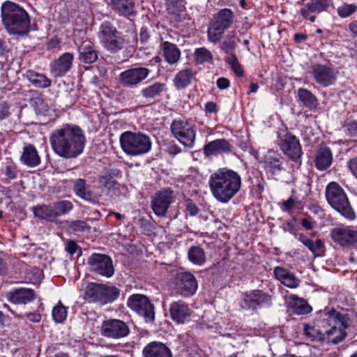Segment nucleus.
Returning a JSON list of instances; mask_svg holds the SVG:
<instances>
[{
  "label": "nucleus",
  "mask_w": 357,
  "mask_h": 357,
  "mask_svg": "<svg viewBox=\"0 0 357 357\" xmlns=\"http://www.w3.org/2000/svg\"><path fill=\"white\" fill-rule=\"evenodd\" d=\"M50 142L57 155L69 159L77 158L83 152L86 137L78 126L66 123L53 130Z\"/></svg>",
  "instance_id": "obj_1"
},
{
  "label": "nucleus",
  "mask_w": 357,
  "mask_h": 357,
  "mask_svg": "<svg viewBox=\"0 0 357 357\" xmlns=\"http://www.w3.org/2000/svg\"><path fill=\"white\" fill-rule=\"evenodd\" d=\"M241 185L240 174L227 167L218 169L208 178V186L213 197L222 204H227L233 199Z\"/></svg>",
  "instance_id": "obj_2"
},
{
  "label": "nucleus",
  "mask_w": 357,
  "mask_h": 357,
  "mask_svg": "<svg viewBox=\"0 0 357 357\" xmlns=\"http://www.w3.org/2000/svg\"><path fill=\"white\" fill-rule=\"evenodd\" d=\"M1 21L6 31L13 36H24L30 31V17L21 6L10 1L1 7Z\"/></svg>",
  "instance_id": "obj_3"
},
{
  "label": "nucleus",
  "mask_w": 357,
  "mask_h": 357,
  "mask_svg": "<svg viewBox=\"0 0 357 357\" xmlns=\"http://www.w3.org/2000/svg\"><path fill=\"white\" fill-rule=\"evenodd\" d=\"M325 196L328 204L345 218L350 220L356 218L347 194L337 183L332 181L327 185Z\"/></svg>",
  "instance_id": "obj_4"
},
{
  "label": "nucleus",
  "mask_w": 357,
  "mask_h": 357,
  "mask_svg": "<svg viewBox=\"0 0 357 357\" xmlns=\"http://www.w3.org/2000/svg\"><path fill=\"white\" fill-rule=\"evenodd\" d=\"M119 142L123 152L130 156H138L149 153L152 144L150 137L140 132H123L120 136Z\"/></svg>",
  "instance_id": "obj_5"
},
{
  "label": "nucleus",
  "mask_w": 357,
  "mask_h": 357,
  "mask_svg": "<svg viewBox=\"0 0 357 357\" xmlns=\"http://www.w3.org/2000/svg\"><path fill=\"white\" fill-rule=\"evenodd\" d=\"M119 294L120 291L116 287L91 282L86 286L84 296L89 303L105 305L116 301Z\"/></svg>",
  "instance_id": "obj_6"
},
{
  "label": "nucleus",
  "mask_w": 357,
  "mask_h": 357,
  "mask_svg": "<svg viewBox=\"0 0 357 357\" xmlns=\"http://www.w3.org/2000/svg\"><path fill=\"white\" fill-rule=\"evenodd\" d=\"M272 305V296L261 289H252L242 294L241 307L244 310L254 312Z\"/></svg>",
  "instance_id": "obj_7"
},
{
  "label": "nucleus",
  "mask_w": 357,
  "mask_h": 357,
  "mask_svg": "<svg viewBox=\"0 0 357 357\" xmlns=\"http://www.w3.org/2000/svg\"><path fill=\"white\" fill-rule=\"evenodd\" d=\"M173 136L183 145L192 148L196 139V127L188 120L175 119L171 123Z\"/></svg>",
  "instance_id": "obj_8"
},
{
  "label": "nucleus",
  "mask_w": 357,
  "mask_h": 357,
  "mask_svg": "<svg viewBox=\"0 0 357 357\" xmlns=\"http://www.w3.org/2000/svg\"><path fill=\"white\" fill-rule=\"evenodd\" d=\"M100 38L103 46L110 52L116 53L122 50L126 40L122 34L109 23H104L100 26Z\"/></svg>",
  "instance_id": "obj_9"
},
{
  "label": "nucleus",
  "mask_w": 357,
  "mask_h": 357,
  "mask_svg": "<svg viewBox=\"0 0 357 357\" xmlns=\"http://www.w3.org/2000/svg\"><path fill=\"white\" fill-rule=\"evenodd\" d=\"M278 145L281 151L289 158L297 162L302 156L303 152L298 138L287 131H282L278 134Z\"/></svg>",
  "instance_id": "obj_10"
},
{
  "label": "nucleus",
  "mask_w": 357,
  "mask_h": 357,
  "mask_svg": "<svg viewBox=\"0 0 357 357\" xmlns=\"http://www.w3.org/2000/svg\"><path fill=\"white\" fill-rule=\"evenodd\" d=\"M127 305L131 310L143 317L146 322L154 321V307L146 296L133 294L128 298Z\"/></svg>",
  "instance_id": "obj_11"
},
{
  "label": "nucleus",
  "mask_w": 357,
  "mask_h": 357,
  "mask_svg": "<svg viewBox=\"0 0 357 357\" xmlns=\"http://www.w3.org/2000/svg\"><path fill=\"white\" fill-rule=\"evenodd\" d=\"M175 201L174 191L169 188H164L153 196L151 208L154 213L159 217L165 216L170 205Z\"/></svg>",
  "instance_id": "obj_12"
},
{
  "label": "nucleus",
  "mask_w": 357,
  "mask_h": 357,
  "mask_svg": "<svg viewBox=\"0 0 357 357\" xmlns=\"http://www.w3.org/2000/svg\"><path fill=\"white\" fill-rule=\"evenodd\" d=\"M151 70L146 67H134L121 72L119 75L122 86L129 88L137 86L150 75Z\"/></svg>",
  "instance_id": "obj_13"
},
{
  "label": "nucleus",
  "mask_w": 357,
  "mask_h": 357,
  "mask_svg": "<svg viewBox=\"0 0 357 357\" xmlns=\"http://www.w3.org/2000/svg\"><path fill=\"white\" fill-rule=\"evenodd\" d=\"M91 271L106 278H111L114 273L112 259L103 254L93 253L88 259Z\"/></svg>",
  "instance_id": "obj_14"
},
{
  "label": "nucleus",
  "mask_w": 357,
  "mask_h": 357,
  "mask_svg": "<svg viewBox=\"0 0 357 357\" xmlns=\"http://www.w3.org/2000/svg\"><path fill=\"white\" fill-rule=\"evenodd\" d=\"M333 241L343 248H351L357 243V230L351 227H337L331 230Z\"/></svg>",
  "instance_id": "obj_15"
},
{
  "label": "nucleus",
  "mask_w": 357,
  "mask_h": 357,
  "mask_svg": "<svg viewBox=\"0 0 357 357\" xmlns=\"http://www.w3.org/2000/svg\"><path fill=\"white\" fill-rule=\"evenodd\" d=\"M100 333L105 337L119 339L126 337L130 333V328L120 319H109L102 324Z\"/></svg>",
  "instance_id": "obj_16"
},
{
  "label": "nucleus",
  "mask_w": 357,
  "mask_h": 357,
  "mask_svg": "<svg viewBox=\"0 0 357 357\" xmlns=\"http://www.w3.org/2000/svg\"><path fill=\"white\" fill-rule=\"evenodd\" d=\"M175 288L180 295L188 297L193 295L197 289L195 277L188 272H179L175 278Z\"/></svg>",
  "instance_id": "obj_17"
},
{
  "label": "nucleus",
  "mask_w": 357,
  "mask_h": 357,
  "mask_svg": "<svg viewBox=\"0 0 357 357\" xmlns=\"http://www.w3.org/2000/svg\"><path fill=\"white\" fill-rule=\"evenodd\" d=\"M312 75L316 82L324 87L334 84L337 80V73L326 65H314L312 67Z\"/></svg>",
  "instance_id": "obj_18"
},
{
  "label": "nucleus",
  "mask_w": 357,
  "mask_h": 357,
  "mask_svg": "<svg viewBox=\"0 0 357 357\" xmlns=\"http://www.w3.org/2000/svg\"><path fill=\"white\" fill-rule=\"evenodd\" d=\"M263 167L266 173L272 175L277 174L284 170V158L278 152L268 150L264 155L262 160Z\"/></svg>",
  "instance_id": "obj_19"
},
{
  "label": "nucleus",
  "mask_w": 357,
  "mask_h": 357,
  "mask_svg": "<svg viewBox=\"0 0 357 357\" xmlns=\"http://www.w3.org/2000/svg\"><path fill=\"white\" fill-rule=\"evenodd\" d=\"M73 60L74 55L71 52H65L61 54L50 64L52 75L54 77L64 76L71 69Z\"/></svg>",
  "instance_id": "obj_20"
},
{
  "label": "nucleus",
  "mask_w": 357,
  "mask_h": 357,
  "mask_svg": "<svg viewBox=\"0 0 357 357\" xmlns=\"http://www.w3.org/2000/svg\"><path fill=\"white\" fill-rule=\"evenodd\" d=\"M112 9L120 16L128 19L137 15V8L135 0H110Z\"/></svg>",
  "instance_id": "obj_21"
},
{
  "label": "nucleus",
  "mask_w": 357,
  "mask_h": 357,
  "mask_svg": "<svg viewBox=\"0 0 357 357\" xmlns=\"http://www.w3.org/2000/svg\"><path fill=\"white\" fill-rule=\"evenodd\" d=\"M36 298L33 289L29 288L15 289L7 294L8 300L13 304H26Z\"/></svg>",
  "instance_id": "obj_22"
},
{
  "label": "nucleus",
  "mask_w": 357,
  "mask_h": 357,
  "mask_svg": "<svg viewBox=\"0 0 357 357\" xmlns=\"http://www.w3.org/2000/svg\"><path fill=\"white\" fill-rule=\"evenodd\" d=\"M169 312L172 319L174 321L183 324L190 318L192 310L187 303L178 301L170 305Z\"/></svg>",
  "instance_id": "obj_23"
},
{
  "label": "nucleus",
  "mask_w": 357,
  "mask_h": 357,
  "mask_svg": "<svg viewBox=\"0 0 357 357\" xmlns=\"http://www.w3.org/2000/svg\"><path fill=\"white\" fill-rule=\"evenodd\" d=\"M295 238L312 252L314 257H320L324 255L325 246L321 239L317 238L314 242L301 233L295 234Z\"/></svg>",
  "instance_id": "obj_24"
},
{
  "label": "nucleus",
  "mask_w": 357,
  "mask_h": 357,
  "mask_svg": "<svg viewBox=\"0 0 357 357\" xmlns=\"http://www.w3.org/2000/svg\"><path fill=\"white\" fill-rule=\"evenodd\" d=\"M231 144L225 139H218L207 143L204 147L206 156L231 152Z\"/></svg>",
  "instance_id": "obj_25"
},
{
  "label": "nucleus",
  "mask_w": 357,
  "mask_h": 357,
  "mask_svg": "<svg viewBox=\"0 0 357 357\" xmlns=\"http://www.w3.org/2000/svg\"><path fill=\"white\" fill-rule=\"evenodd\" d=\"M273 272L276 279L284 286L291 289L296 288L299 286L300 280L289 269L277 266L274 268Z\"/></svg>",
  "instance_id": "obj_26"
},
{
  "label": "nucleus",
  "mask_w": 357,
  "mask_h": 357,
  "mask_svg": "<svg viewBox=\"0 0 357 357\" xmlns=\"http://www.w3.org/2000/svg\"><path fill=\"white\" fill-rule=\"evenodd\" d=\"M144 357H172L169 347L159 342H152L143 349Z\"/></svg>",
  "instance_id": "obj_27"
},
{
  "label": "nucleus",
  "mask_w": 357,
  "mask_h": 357,
  "mask_svg": "<svg viewBox=\"0 0 357 357\" xmlns=\"http://www.w3.org/2000/svg\"><path fill=\"white\" fill-rule=\"evenodd\" d=\"M20 160L24 166L33 168L40 165V157L36 147L32 144H28L24 146Z\"/></svg>",
  "instance_id": "obj_28"
},
{
  "label": "nucleus",
  "mask_w": 357,
  "mask_h": 357,
  "mask_svg": "<svg viewBox=\"0 0 357 357\" xmlns=\"http://www.w3.org/2000/svg\"><path fill=\"white\" fill-rule=\"evenodd\" d=\"M332 3V0H310L300 10L303 18H307L310 13H320L326 10Z\"/></svg>",
  "instance_id": "obj_29"
},
{
  "label": "nucleus",
  "mask_w": 357,
  "mask_h": 357,
  "mask_svg": "<svg viewBox=\"0 0 357 357\" xmlns=\"http://www.w3.org/2000/svg\"><path fill=\"white\" fill-rule=\"evenodd\" d=\"M332 162L333 154L331 150L326 146H319L314 158V165L317 169L324 171L331 165Z\"/></svg>",
  "instance_id": "obj_30"
},
{
  "label": "nucleus",
  "mask_w": 357,
  "mask_h": 357,
  "mask_svg": "<svg viewBox=\"0 0 357 357\" xmlns=\"http://www.w3.org/2000/svg\"><path fill=\"white\" fill-rule=\"evenodd\" d=\"M98 58V52L90 41H84L79 47V59L85 63H93Z\"/></svg>",
  "instance_id": "obj_31"
},
{
  "label": "nucleus",
  "mask_w": 357,
  "mask_h": 357,
  "mask_svg": "<svg viewBox=\"0 0 357 357\" xmlns=\"http://www.w3.org/2000/svg\"><path fill=\"white\" fill-rule=\"evenodd\" d=\"M165 61L169 64H176L181 59V51L178 47L170 42L165 41L161 44Z\"/></svg>",
  "instance_id": "obj_32"
},
{
  "label": "nucleus",
  "mask_w": 357,
  "mask_h": 357,
  "mask_svg": "<svg viewBox=\"0 0 357 357\" xmlns=\"http://www.w3.org/2000/svg\"><path fill=\"white\" fill-rule=\"evenodd\" d=\"M26 77L36 88L46 89L51 86L52 80L45 74L29 70L26 72Z\"/></svg>",
  "instance_id": "obj_33"
},
{
  "label": "nucleus",
  "mask_w": 357,
  "mask_h": 357,
  "mask_svg": "<svg viewBox=\"0 0 357 357\" xmlns=\"http://www.w3.org/2000/svg\"><path fill=\"white\" fill-rule=\"evenodd\" d=\"M194 77L192 68H187L178 72L174 78V85L177 90L185 89L190 83Z\"/></svg>",
  "instance_id": "obj_34"
},
{
  "label": "nucleus",
  "mask_w": 357,
  "mask_h": 357,
  "mask_svg": "<svg viewBox=\"0 0 357 357\" xmlns=\"http://www.w3.org/2000/svg\"><path fill=\"white\" fill-rule=\"evenodd\" d=\"M166 91V85L161 82H154L142 89L140 93L146 100H153Z\"/></svg>",
  "instance_id": "obj_35"
},
{
  "label": "nucleus",
  "mask_w": 357,
  "mask_h": 357,
  "mask_svg": "<svg viewBox=\"0 0 357 357\" xmlns=\"http://www.w3.org/2000/svg\"><path fill=\"white\" fill-rule=\"evenodd\" d=\"M234 18L233 12L230 9L225 8L216 14L212 22L226 31L232 25Z\"/></svg>",
  "instance_id": "obj_36"
},
{
  "label": "nucleus",
  "mask_w": 357,
  "mask_h": 357,
  "mask_svg": "<svg viewBox=\"0 0 357 357\" xmlns=\"http://www.w3.org/2000/svg\"><path fill=\"white\" fill-rule=\"evenodd\" d=\"M298 96L301 102L310 110L315 109L318 105L316 96L309 90L303 88L298 89Z\"/></svg>",
  "instance_id": "obj_37"
},
{
  "label": "nucleus",
  "mask_w": 357,
  "mask_h": 357,
  "mask_svg": "<svg viewBox=\"0 0 357 357\" xmlns=\"http://www.w3.org/2000/svg\"><path fill=\"white\" fill-rule=\"evenodd\" d=\"M324 335V342L337 344L344 340L347 333L341 328H337L336 326H333L326 331Z\"/></svg>",
  "instance_id": "obj_38"
},
{
  "label": "nucleus",
  "mask_w": 357,
  "mask_h": 357,
  "mask_svg": "<svg viewBox=\"0 0 357 357\" xmlns=\"http://www.w3.org/2000/svg\"><path fill=\"white\" fill-rule=\"evenodd\" d=\"M75 194L84 200H89L91 197L89 185L84 178H77L73 181V186Z\"/></svg>",
  "instance_id": "obj_39"
},
{
  "label": "nucleus",
  "mask_w": 357,
  "mask_h": 357,
  "mask_svg": "<svg viewBox=\"0 0 357 357\" xmlns=\"http://www.w3.org/2000/svg\"><path fill=\"white\" fill-rule=\"evenodd\" d=\"M34 215L40 219L54 221L56 218L53 205H41L33 208Z\"/></svg>",
  "instance_id": "obj_40"
},
{
  "label": "nucleus",
  "mask_w": 357,
  "mask_h": 357,
  "mask_svg": "<svg viewBox=\"0 0 357 357\" xmlns=\"http://www.w3.org/2000/svg\"><path fill=\"white\" fill-rule=\"evenodd\" d=\"M189 260L194 264L202 266L206 262L204 250L199 246L191 247L188 252Z\"/></svg>",
  "instance_id": "obj_41"
},
{
  "label": "nucleus",
  "mask_w": 357,
  "mask_h": 357,
  "mask_svg": "<svg viewBox=\"0 0 357 357\" xmlns=\"http://www.w3.org/2000/svg\"><path fill=\"white\" fill-rule=\"evenodd\" d=\"M167 13L175 18L179 17L185 10L184 0H165Z\"/></svg>",
  "instance_id": "obj_42"
},
{
  "label": "nucleus",
  "mask_w": 357,
  "mask_h": 357,
  "mask_svg": "<svg viewBox=\"0 0 357 357\" xmlns=\"http://www.w3.org/2000/svg\"><path fill=\"white\" fill-rule=\"evenodd\" d=\"M327 314L331 321L339 324L342 327L341 329L344 331L350 325V319L347 314H341L335 310L329 311Z\"/></svg>",
  "instance_id": "obj_43"
},
{
  "label": "nucleus",
  "mask_w": 357,
  "mask_h": 357,
  "mask_svg": "<svg viewBox=\"0 0 357 357\" xmlns=\"http://www.w3.org/2000/svg\"><path fill=\"white\" fill-rule=\"evenodd\" d=\"M225 32L224 29L211 22L207 30L208 40L211 43H217L220 41Z\"/></svg>",
  "instance_id": "obj_44"
},
{
  "label": "nucleus",
  "mask_w": 357,
  "mask_h": 357,
  "mask_svg": "<svg viewBox=\"0 0 357 357\" xmlns=\"http://www.w3.org/2000/svg\"><path fill=\"white\" fill-rule=\"evenodd\" d=\"M304 335L311 341L324 342V335L319 329L310 324H305L303 327Z\"/></svg>",
  "instance_id": "obj_45"
},
{
  "label": "nucleus",
  "mask_w": 357,
  "mask_h": 357,
  "mask_svg": "<svg viewBox=\"0 0 357 357\" xmlns=\"http://www.w3.org/2000/svg\"><path fill=\"white\" fill-rule=\"evenodd\" d=\"M290 298L298 314H307L312 310V307L304 300L298 298L296 295H291Z\"/></svg>",
  "instance_id": "obj_46"
},
{
  "label": "nucleus",
  "mask_w": 357,
  "mask_h": 357,
  "mask_svg": "<svg viewBox=\"0 0 357 357\" xmlns=\"http://www.w3.org/2000/svg\"><path fill=\"white\" fill-rule=\"evenodd\" d=\"M225 61L238 77H243L244 75V70L242 66L239 63L237 56L234 53H229L227 55Z\"/></svg>",
  "instance_id": "obj_47"
},
{
  "label": "nucleus",
  "mask_w": 357,
  "mask_h": 357,
  "mask_svg": "<svg viewBox=\"0 0 357 357\" xmlns=\"http://www.w3.org/2000/svg\"><path fill=\"white\" fill-rule=\"evenodd\" d=\"M52 316L56 323H63L67 317V308L59 301L58 304L53 307Z\"/></svg>",
  "instance_id": "obj_48"
},
{
  "label": "nucleus",
  "mask_w": 357,
  "mask_h": 357,
  "mask_svg": "<svg viewBox=\"0 0 357 357\" xmlns=\"http://www.w3.org/2000/svg\"><path fill=\"white\" fill-rule=\"evenodd\" d=\"M195 61L197 64H202L212 59L211 52L205 47L197 48L194 52Z\"/></svg>",
  "instance_id": "obj_49"
},
{
  "label": "nucleus",
  "mask_w": 357,
  "mask_h": 357,
  "mask_svg": "<svg viewBox=\"0 0 357 357\" xmlns=\"http://www.w3.org/2000/svg\"><path fill=\"white\" fill-rule=\"evenodd\" d=\"M56 218L64 215L71 211L73 208V204L68 200H63L53 204Z\"/></svg>",
  "instance_id": "obj_50"
},
{
  "label": "nucleus",
  "mask_w": 357,
  "mask_h": 357,
  "mask_svg": "<svg viewBox=\"0 0 357 357\" xmlns=\"http://www.w3.org/2000/svg\"><path fill=\"white\" fill-rule=\"evenodd\" d=\"M236 47L235 35L233 32L229 33L227 38L220 44L221 49L228 55L233 53Z\"/></svg>",
  "instance_id": "obj_51"
},
{
  "label": "nucleus",
  "mask_w": 357,
  "mask_h": 357,
  "mask_svg": "<svg viewBox=\"0 0 357 357\" xmlns=\"http://www.w3.org/2000/svg\"><path fill=\"white\" fill-rule=\"evenodd\" d=\"M2 173L10 179H15L17 176V171L16 165L12 162V160L7 159L3 162L1 168Z\"/></svg>",
  "instance_id": "obj_52"
},
{
  "label": "nucleus",
  "mask_w": 357,
  "mask_h": 357,
  "mask_svg": "<svg viewBox=\"0 0 357 357\" xmlns=\"http://www.w3.org/2000/svg\"><path fill=\"white\" fill-rule=\"evenodd\" d=\"M356 10V5L344 3L337 8V13L340 17L344 18L354 13Z\"/></svg>",
  "instance_id": "obj_53"
},
{
  "label": "nucleus",
  "mask_w": 357,
  "mask_h": 357,
  "mask_svg": "<svg viewBox=\"0 0 357 357\" xmlns=\"http://www.w3.org/2000/svg\"><path fill=\"white\" fill-rule=\"evenodd\" d=\"M100 183L107 190H112L116 188V186L118 185L117 181L114 179L112 176L105 175L101 176L99 178Z\"/></svg>",
  "instance_id": "obj_54"
},
{
  "label": "nucleus",
  "mask_w": 357,
  "mask_h": 357,
  "mask_svg": "<svg viewBox=\"0 0 357 357\" xmlns=\"http://www.w3.org/2000/svg\"><path fill=\"white\" fill-rule=\"evenodd\" d=\"M70 228L75 232H84L90 229V226L83 220H75L70 222Z\"/></svg>",
  "instance_id": "obj_55"
},
{
  "label": "nucleus",
  "mask_w": 357,
  "mask_h": 357,
  "mask_svg": "<svg viewBox=\"0 0 357 357\" xmlns=\"http://www.w3.org/2000/svg\"><path fill=\"white\" fill-rule=\"evenodd\" d=\"M185 208L190 215H195L198 213V208L196 204L192 200L190 199H188L185 201Z\"/></svg>",
  "instance_id": "obj_56"
},
{
  "label": "nucleus",
  "mask_w": 357,
  "mask_h": 357,
  "mask_svg": "<svg viewBox=\"0 0 357 357\" xmlns=\"http://www.w3.org/2000/svg\"><path fill=\"white\" fill-rule=\"evenodd\" d=\"M217 86L220 90H225L229 87L230 82L227 78L220 77L216 81Z\"/></svg>",
  "instance_id": "obj_57"
},
{
  "label": "nucleus",
  "mask_w": 357,
  "mask_h": 357,
  "mask_svg": "<svg viewBox=\"0 0 357 357\" xmlns=\"http://www.w3.org/2000/svg\"><path fill=\"white\" fill-rule=\"evenodd\" d=\"M347 131L351 137H357V122L353 121L346 126Z\"/></svg>",
  "instance_id": "obj_58"
},
{
  "label": "nucleus",
  "mask_w": 357,
  "mask_h": 357,
  "mask_svg": "<svg viewBox=\"0 0 357 357\" xmlns=\"http://www.w3.org/2000/svg\"><path fill=\"white\" fill-rule=\"evenodd\" d=\"M295 205V200L292 197L289 198L287 200L282 202V206L281 207L282 210L284 211H289L293 208Z\"/></svg>",
  "instance_id": "obj_59"
},
{
  "label": "nucleus",
  "mask_w": 357,
  "mask_h": 357,
  "mask_svg": "<svg viewBox=\"0 0 357 357\" xmlns=\"http://www.w3.org/2000/svg\"><path fill=\"white\" fill-rule=\"evenodd\" d=\"M79 249V246L77 245V244L73 241H70L68 242L67 245H66V250L71 255H73V254H75L77 250Z\"/></svg>",
  "instance_id": "obj_60"
},
{
  "label": "nucleus",
  "mask_w": 357,
  "mask_h": 357,
  "mask_svg": "<svg viewBox=\"0 0 357 357\" xmlns=\"http://www.w3.org/2000/svg\"><path fill=\"white\" fill-rule=\"evenodd\" d=\"M25 317L27 318V319L33 323H38L41 319V315L38 312H29L26 314Z\"/></svg>",
  "instance_id": "obj_61"
},
{
  "label": "nucleus",
  "mask_w": 357,
  "mask_h": 357,
  "mask_svg": "<svg viewBox=\"0 0 357 357\" xmlns=\"http://www.w3.org/2000/svg\"><path fill=\"white\" fill-rule=\"evenodd\" d=\"M349 167L354 176L357 178V156L349 160Z\"/></svg>",
  "instance_id": "obj_62"
},
{
  "label": "nucleus",
  "mask_w": 357,
  "mask_h": 357,
  "mask_svg": "<svg viewBox=\"0 0 357 357\" xmlns=\"http://www.w3.org/2000/svg\"><path fill=\"white\" fill-rule=\"evenodd\" d=\"M149 33L146 28L142 27L139 31V40L142 43H145L149 39Z\"/></svg>",
  "instance_id": "obj_63"
},
{
  "label": "nucleus",
  "mask_w": 357,
  "mask_h": 357,
  "mask_svg": "<svg viewBox=\"0 0 357 357\" xmlns=\"http://www.w3.org/2000/svg\"><path fill=\"white\" fill-rule=\"evenodd\" d=\"M217 105L213 102H207L205 105V111L207 113H216Z\"/></svg>",
  "instance_id": "obj_64"
}]
</instances>
